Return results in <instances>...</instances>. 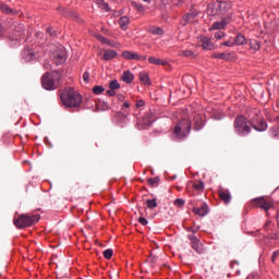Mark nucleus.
I'll return each instance as SVG.
<instances>
[{"mask_svg": "<svg viewBox=\"0 0 279 279\" xmlns=\"http://www.w3.org/2000/svg\"><path fill=\"white\" fill-rule=\"evenodd\" d=\"M96 5H98V8H100V10H105V12H110V7L108 5V3H106V1L104 0H95Z\"/></svg>", "mask_w": 279, "mask_h": 279, "instance_id": "obj_23", "label": "nucleus"}, {"mask_svg": "<svg viewBox=\"0 0 279 279\" xmlns=\"http://www.w3.org/2000/svg\"><path fill=\"white\" fill-rule=\"evenodd\" d=\"M44 68H45L47 71H49V70L51 69V63L45 62V63H44Z\"/></svg>", "mask_w": 279, "mask_h": 279, "instance_id": "obj_49", "label": "nucleus"}, {"mask_svg": "<svg viewBox=\"0 0 279 279\" xmlns=\"http://www.w3.org/2000/svg\"><path fill=\"white\" fill-rule=\"evenodd\" d=\"M158 182H160V179H158V178H150V179H148V184L150 186H154L155 184H158Z\"/></svg>", "mask_w": 279, "mask_h": 279, "instance_id": "obj_36", "label": "nucleus"}, {"mask_svg": "<svg viewBox=\"0 0 279 279\" xmlns=\"http://www.w3.org/2000/svg\"><path fill=\"white\" fill-rule=\"evenodd\" d=\"M187 130V131H185ZM174 134L179 138H184L191 132V121L182 120L174 126Z\"/></svg>", "mask_w": 279, "mask_h": 279, "instance_id": "obj_7", "label": "nucleus"}, {"mask_svg": "<svg viewBox=\"0 0 279 279\" xmlns=\"http://www.w3.org/2000/svg\"><path fill=\"white\" fill-rule=\"evenodd\" d=\"M21 29H23V26H17L15 28V36H16V38H19V36H23V31H21Z\"/></svg>", "mask_w": 279, "mask_h": 279, "instance_id": "obj_40", "label": "nucleus"}, {"mask_svg": "<svg viewBox=\"0 0 279 279\" xmlns=\"http://www.w3.org/2000/svg\"><path fill=\"white\" fill-rule=\"evenodd\" d=\"M201 43H202L203 49H207L208 51H213V49H215V44H213L210 41V38L208 37H203L201 39Z\"/></svg>", "mask_w": 279, "mask_h": 279, "instance_id": "obj_16", "label": "nucleus"}, {"mask_svg": "<svg viewBox=\"0 0 279 279\" xmlns=\"http://www.w3.org/2000/svg\"><path fill=\"white\" fill-rule=\"evenodd\" d=\"M213 58H217L218 60H230V53H226V52L214 53Z\"/></svg>", "mask_w": 279, "mask_h": 279, "instance_id": "obj_27", "label": "nucleus"}, {"mask_svg": "<svg viewBox=\"0 0 279 279\" xmlns=\"http://www.w3.org/2000/svg\"><path fill=\"white\" fill-rule=\"evenodd\" d=\"M3 35V27L0 26V36Z\"/></svg>", "mask_w": 279, "mask_h": 279, "instance_id": "obj_53", "label": "nucleus"}, {"mask_svg": "<svg viewBox=\"0 0 279 279\" xmlns=\"http://www.w3.org/2000/svg\"><path fill=\"white\" fill-rule=\"evenodd\" d=\"M38 221H40V215H21L19 218H14L13 223L19 230H23L38 223Z\"/></svg>", "mask_w": 279, "mask_h": 279, "instance_id": "obj_4", "label": "nucleus"}, {"mask_svg": "<svg viewBox=\"0 0 279 279\" xmlns=\"http://www.w3.org/2000/svg\"><path fill=\"white\" fill-rule=\"evenodd\" d=\"M83 80L86 84L90 81V74L88 72H84Z\"/></svg>", "mask_w": 279, "mask_h": 279, "instance_id": "obj_41", "label": "nucleus"}, {"mask_svg": "<svg viewBox=\"0 0 279 279\" xmlns=\"http://www.w3.org/2000/svg\"><path fill=\"white\" fill-rule=\"evenodd\" d=\"M234 264L239 265V262H231V267H234Z\"/></svg>", "mask_w": 279, "mask_h": 279, "instance_id": "obj_51", "label": "nucleus"}, {"mask_svg": "<svg viewBox=\"0 0 279 279\" xmlns=\"http://www.w3.org/2000/svg\"><path fill=\"white\" fill-rule=\"evenodd\" d=\"M104 87L102 86H94L93 87V93L94 95H101V93H104Z\"/></svg>", "mask_w": 279, "mask_h": 279, "instance_id": "obj_34", "label": "nucleus"}, {"mask_svg": "<svg viewBox=\"0 0 279 279\" xmlns=\"http://www.w3.org/2000/svg\"><path fill=\"white\" fill-rule=\"evenodd\" d=\"M52 59L56 62V64H62V62H65L66 50H64V47H59L56 51H53Z\"/></svg>", "mask_w": 279, "mask_h": 279, "instance_id": "obj_8", "label": "nucleus"}, {"mask_svg": "<svg viewBox=\"0 0 279 279\" xmlns=\"http://www.w3.org/2000/svg\"><path fill=\"white\" fill-rule=\"evenodd\" d=\"M148 32L149 34H154L155 36H162V34H165V31H162V28L156 26H150L148 28Z\"/></svg>", "mask_w": 279, "mask_h": 279, "instance_id": "obj_24", "label": "nucleus"}, {"mask_svg": "<svg viewBox=\"0 0 279 279\" xmlns=\"http://www.w3.org/2000/svg\"><path fill=\"white\" fill-rule=\"evenodd\" d=\"M193 19H195V15L187 13L183 16L184 25L187 23H192Z\"/></svg>", "mask_w": 279, "mask_h": 279, "instance_id": "obj_32", "label": "nucleus"}, {"mask_svg": "<svg viewBox=\"0 0 279 279\" xmlns=\"http://www.w3.org/2000/svg\"><path fill=\"white\" fill-rule=\"evenodd\" d=\"M142 1H144L145 3H150L151 2V0H142Z\"/></svg>", "mask_w": 279, "mask_h": 279, "instance_id": "obj_54", "label": "nucleus"}, {"mask_svg": "<svg viewBox=\"0 0 279 279\" xmlns=\"http://www.w3.org/2000/svg\"><path fill=\"white\" fill-rule=\"evenodd\" d=\"M146 125H151V121H149V122H146Z\"/></svg>", "mask_w": 279, "mask_h": 279, "instance_id": "obj_55", "label": "nucleus"}, {"mask_svg": "<svg viewBox=\"0 0 279 279\" xmlns=\"http://www.w3.org/2000/svg\"><path fill=\"white\" fill-rule=\"evenodd\" d=\"M122 57L125 60H141L142 62H145V60H147V57L130 51L122 52Z\"/></svg>", "mask_w": 279, "mask_h": 279, "instance_id": "obj_11", "label": "nucleus"}, {"mask_svg": "<svg viewBox=\"0 0 279 279\" xmlns=\"http://www.w3.org/2000/svg\"><path fill=\"white\" fill-rule=\"evenodd\" d=\"M41 86L45 90H56L60 86V73L58 72H46L41 76Z\"/></svg>", "mask_w": 279, "mask_h": 279, "instance_id": "obj_3", "label": "nucleus"}, {"mask_svg": "<svg viewBox=\"0 0 279 279\" xmlns=\"http://www.w3.org/2000/svg\"><path fill=\"white\" fill-rule=\"evenodd\" d=\"M222 45L225 46V47H234V39H229V40H227V41H225V43H222Z\"/></svg>", "mask_w": 279, "mask_h": 279, "instance_id": "obj_39", "label": "nucleus"}, {"mask_svg": "<svg viewBox=\"0 0 279 279\" xmlns=\"http://www.w3.org/2000/svg\"><path fill=\"white\" fill-rule=\"evenodd\" d=\"M251 206L253 208H262V210H265L267 213V210L274 208V202L269 198L258 197L252 199Z\"/></svg>", "mask_w": 279, "mask_h": 279, "instance_id": "obj_6", "label": "nucleus"}, {"mask_svg": "<svg viewBox=\"0 0 279 279\" xmlns=\"http://www.w3.org/2000/svg\"><path fill=\"white\" fill-rule=\"evenodd\" d=\"M109 88H111V90H119V88H121V85L117 80H113L109 83Z\"/></svg>", "mask_w": 279, "mask_h": 279, "instance_id": "obj_30", "label": "nucleus"}, {"mask_svg": "<svg viewBox=\"0 0 279 279\" xmlns=\"http://www.w3.org/2000/svg\"><path fill=\"white\" fill-rule=\"evenodd\" d=\"M140 81L146 86H149V84H151V82L149 81V74H147V72L140 73Z\"/></svg>", "mask_w": 279, "mask_h": 279, "instance_id": "obj_21", "label": "nucleus"}, {"mask_svg": "<svg viewBox=\"0 0 279 279\" xmlns=\"http://www.w3.org/2000/svg\"><path fill=\"white\" fill-rule=\"evenodd\" d=\"M60 97L63 106H66V108H77L82 104V95L73 88L63 89Z\"/></svg>", "mask_w": 279, "mask_h": 279, "instance_id": "obj_2", "label": "nucleus"}, {"mask_svg": "<svg viewBox=\"0 0 279 279\" xmlns=\"http://www.w3.org/2000/svg\"><path fill=\"white\" fill-rule=\"evenodd\" d=\"M187 239L191 241V247L192 250L196 251V254H204L202 241H199L197 236H195L194 234H189Z\"/></svg>", "mask_w": 279, "mask_h": 279, "instance_id": "obj_9", "label": "nucleus"}, {"mask_svg": "<svg viewBox=\"0 0 279 279\" xmlns=\"http://www.w3.org/2000/svg\"><path fill=\"white\" fill-rule=\"evenodd\" d=\"M0 10L1 12H3V14H10L11 16H15V14H19V11L16 9H12L3 2H0Z\"/></svg>", "mask_w": 279, "mask_h": 279, "instance_id": "obj_14", "label": "nucleus"}, {"mask_svg": "<svg viewBox=\"0 0 279 279\" xmlns=\"http://www.w3.org/2000/svg\"><path fill=\"white\" fill-rule=\"evenodd\" d=\"M113 58H117V51H114L112 49H109V50L105 51L104 60L110 61V60H113Z\"/></svg>", "mask_w": 279, "mask_h": 279, "instance_id": "obj_20", "label": "nucleus"}, {"mask_svg": "<svg viewBox=\"0 0 279 279\" xmlns=\"http://www.w3.org/2000/svg\"><path fill=\"white\" fill-rule=\"evenodd\" d=\"M250 48L253 49V51H258V49H260V41H258L256 39H251Z\"/></svg>", "mask_w": 279, "mask_h": 279, "instance_id": "obj_26", "label": "nucleus"}, {"mask_svg": "<svg viewBox=\"0 0 279 279\" xmlns=\"http://www.w3.org/2000/svg\"><path fill=\"white\" fill-rule=\"evenodd\" d=\"M234 45H245L246 44V39L245 36H243V34H238L235 39H233Z\"/></svg>", "mask_w": 279, "mask_h": 279, "instance_id": "obj_25", "label": "nucleus"}, {"mask_svg": "<svg viewBox=\"0 0 279 279\" xmlns=\"http://www.w3.org/2000/svg\"><path fill=\"white\" fill-rule=\"evenodd\" d=\"M102 254L107 260H110V258H112V255L114 254V252L112 251V248H108V250L104 251Z\"/></svg>", "mask_w": 279, "mask_h": 279, "instance_id": "obj_33", "label": "nucleus"}, {"mask_svg": "<svg viewBox=\"0 0 279 279\" xmlns=\"http://www.w3.org/2000/svg\"><path fill=\"white\" fill-rule=\"evenodd\" d=\"M269 223H271V222H266V225H265V230H267V228H269Z\"/></svg>", "mask_w": 279, "mask_h": 279, "instance_id": "obj_52", "label": "nucleus"}, {"mask_svg": "<svg viewBox=\"0 0 279 279\" xmlns=\"http://www.w3.org/2000/svg\"><path fill=\"white\" fill-rule=\"evenodd\" d=\"M225 36H226V33H223V32H217V33H215V38H216L217 40H221V38H225Z\"/></svg>", "mask_w": 279, "mask_h": 279, "instance_id": "obj_38", "label": "nucleus"}, {"mask_svg": "<svg viewBox=\"0 0 279 279\" xmlns=\"http://www.w3.org/2000/svg\"><path fill=\"white\" fill-rule=\"evenodd\" d=\"M179 56H182L183 58H195V53H193L192 50H180Z\"/></svg>", "mask_w": 279, "mask_h": 279, "instance_id": "obj_28", "label": "nucleus"}, {"mask_svg": "<svg viewBox=\"0 0 279 279\" xmlns=\"http://www.w3.org/2000/svg\"><path fill=\"white\" fill-rule=\"evenodd\" d=\"M278 256H279V251H275V252L272 253V256H271L272 263H276V259L278 258Z\"/></svg>", "mask_w": 279, "mask_h": 279, "instance_id": "obj_43", "label": "nucleus"}, {"mask_svg": "<svg viewBox=\"0 0 279 279\" xmlns=\"http://www.w3.org/2000/svg\"><path fill=\"white\" fill-rule=\"evenodd\" d=\"M148 62L150 64H156L157 66H167V61L162 59H157L156 57H149Z\"/></svg>", "mask_w": 279, "mask_h": 279, "instance_id": "obj_18", "label": "nucleus"}, {"mask_svg": "<svg viewBox=\"0 0 279 279\" xmlns=\"http://www.w3.org/2000/svg\"><path fill=\"white\" fill-rule=\"evenodd\" d=\"M37 58V54L34 50L32 49H25L24 52H23V59L26 61V62H32V60H36Z\"/></svg>", "mask_w": 279, "mask_h": 279, "instance_id": "obj_15", "label": "nucleus"}, {"mask_svg": "<svg viewBox=\"0 0 279 279\" xmlns=\"http://www.w3.org/2000/svg\"><path fill=\"white\" fill-rule=\"evenodd\" d=\"M229 8L230 5H228V2L216 0L207 5V14H209V16H217V14L228 12Z\"/></svg>", "mask_w": 279, "mask_h": 279, "instance_id": "obj_5", "label": "nucleus"}, {"mask_svg": "<svg viewBox=\"0 0 279 279\" xmlns=\"http://www.w3.org/2000/svg\"><path fill=\"white\" fill-rule=\"evenodd\" d=\"M138 222H140L142 226H147V223H149V221H147L146 218H143V217H140V218H138Z\"/></svg>", "mask_w": 279, "mask_h": 279, "instance_id": "obj_42", "label": "nucleus"}, {"mask_svg": "<svg viewBox=\"0 0 279 279\" xmlns=\"http://www.w3.org/2000/svg\"><path fill=\"white\" fill-rule=\"evenodd\" d=\"M100 43H104L105 45L108 43V38L104 37V36H99L98 37Z\"/></svg>", "mask_w": 279, "mask_h": 279, "instance_id": "obj_48", "label": "nucleus"}, {"mask_svg": "<svg viewBox=\"0 0 279 279\" xmlns=\"http://www.w3.org/2000/svg\"><path fill=\"white\" fill-rule=\"evenodd\" d=\"M219 197L222 202H225V204H230V202L232 201V195L230 194V191L226 189L219 190Z\"/></svg>", "mask_w": 279, "mask_h": 279, "instance_id": "obj_13", "label": "nucleus"}, {"mask_svg": "<svg viewBox=\"0 0 279 279\" xmlns=\"http://www.w3.org/2000/svg\"><path fill=\"white\" fill-rule=\"evenodd\" d=\"M123 108H130V102H129V101H125V102L123 104Z\"/></svg>", "mask_w": 279, "mask_h": 279, "instance_id": "obj_50", "label": "nucleus"}, {"mask_svg": "<svg viewBox=\"0 0 279 279\" xmlns=\"http://www.w3.org/2000/svg\"><path fill=\"white\" fill-rule=\"evenodd\" d=\"M174 206H178L179 208H182V206H184V199L182 198H177L174 201Z\"/></svg>", "mask_w": 279, "mask_h": 279, "instance_id": "obj_37", "label": "nucleus"}, {"mask_svg": "<svg viewBox=\"0 0 279 279\" xmlns=\"http://www.w3.org/2000/svg\"><path fill=\"white\" fill-rule=\"evenodd\" d=\"M47 33H48L50 36H56V31H53L51 27H48V28H47Z\"/></svg>", "mask_w": 279, "mask_h": 279, "instance_id": "obj_47", "label": "nucleus"}, {"mask_svg": "<svg viewBox=\"0 0 279 279\" xmlns=\"http://www.w3.org/2000/svg\"><path fill=\"white\" fill-rule=\"evenodd\" d=\"M143 106H145V100H138L136 102V108H143Z\"/></svg>", "mask_w": 279, "mask_h": 279, "instance_id": "obj_46", "label": "nucleus"}, {"mask_svg": "<svg viewBox=\"0 0 279 279\" xmlns=\"http://www.w3.org/2000/svg\"><path fill=\"white\" fill-rule=\"evenodd\" d=\"M194 191H204V183L202 181H197L196 183H192Z\"/></svg>", "mask_w": 279, "mask_h": 279, "instance_id": "obj_31", "label": "nucleus"}, {"mask_svg": "<svg viewBox=\"0 0 279 279\" xmlns=\"http://www.w3.org/2000/svg\"><path fill=\"white\" fill-rule=\"evenodd\" d=\"M204 128V119L201 116L194 118V130L199 132Z\"/></svg>", "mask_w": 279, "mask_h": 279, "instance_id": "obj_17", "label": "nucleus"}, {"mask_svg": "<svg viewBox=\"0 0 279 279\" xmlns=\"http://www.w3.org/2000/svg\"><path fill=\"white\" fill-rule=\"evenodd\" d=\"M107 95L109 96V97H114V95H117V92H114V89H109V90H107Z\"/></svg>", "mask_w": 279, "mask_h": 279, "instance_id": "obj_44", "label": "nucleus"}, {"mask_svg": "<svg viewBox=\"0 0 279 279\" xmlns=\"http://www.w3.org/2000/svg\"><path fill=\"white\" fill-rule=\"evenodd\" d=\"M251 125V126H250ZM253 130L256 132H265L267 130V122L260 120L258 124H255L253 119L247 120L243 116H238L234 120V130L239 136H247Z\"/></svg>", "mask_w": 279, "mask_h": 279, "instance_id": "obj_1", "label": "nucleus"}, {"mask_svg": "<svg viewBox=\"0 0 279 279\" xmlns=\"http://www.w3.org/2000/svg\"><path fill=\"white\" fill-rule=\"evenodd\" d=\"M146 206H147V208H149L150 210H154V208H157V207H158V203L156 202V198L147 199V201H146Z\"/></svg>", "mask_w": 279, "mask_h": 279, "instance_id": "obj_29", "label": "nucleus"}, {"mask_svg": "<svg viewBox=\"0 0 279 279\" xmlns=\"http://www.w3.org/2000/svg\"><path fill=\"white\" fill-rule=\"evenodd\" d=\"M185 230H186L187 232H192V234H196V232H199V227H196V226H194V227H187V228H185Z\"/></svg>", "mask_w": 279, "mask_h": 279, "instance_id": "obj_35", "label": "nucleus"}, {"mask_svg": "<svg viewBox=\"0 0 279 279\" xmlns=\"http://www.w3.org/2000/svg\"><path fill=\"white\" fill-rule=\"evenodd\" d=\"M119 25H120L121 29H123V31L128 29V26L130 25V17L122 16L119 21Z\"/></svg>", "mask_w": 279, "mask_h": 279, "instance_id": "obj_22", "label": "nucleus"}, {"mask_svg": "<svg viewBox=\"0 0 279 279\" xmlns=\"http://www.w3.org/2000/svg\"><path fill=\"white\" fill-rule=\"evenodd\" d=\"M135 8L138 12H144L145 11V7H143L142 4H135Z\"/></svg>", "mask_w": 279, "mask_h": 279, "instance_id": "obj_45", "label": "nucleus"}, {"mask_svg": "<svg viewBox=\"0 0 279 279\" xmlns=\"http://www.w3.org/2000/svg\"><path fill=\"white\" fill-rule=\"evenodd\" d=\"M122 81H124L125 84H132L134 82V74L130 71H124L122 74Z\"/></svg>", "mask_w": 279, "mask_h": 279, "instance_id": "obj_19", "label": "nucleus"}, {"mask_svg": "<svg viewBox=\"0 0 279 279\" xmlns=\"http://www.w3.org/2000/svg\"><path fill=\"white\" fill-rule=\"evenodd\" d=\"M192 211L194 215H198V217H206L208 215V205L203 203L201 207H194Z\"/></svg>", "mask_w": 279, "mask_h": 279, "instance_id": "obj_12", "label": "nucleus"}, {"mask_svg": "<svg viewBox=\"0 0 279 279\" xmlns=\"http://www.w3.org/2000/svg\"><path fill=\"white\" fill-rule=\"evenodd\" d=\"M230 24V19L225 17L219 22H215L211 27H209V32H215V29H226Z\"/></svg>", "mask_w": 279, "mask_h": 279, "instance_id": "obj_10", "label": "nucleus"}]
</instances>
